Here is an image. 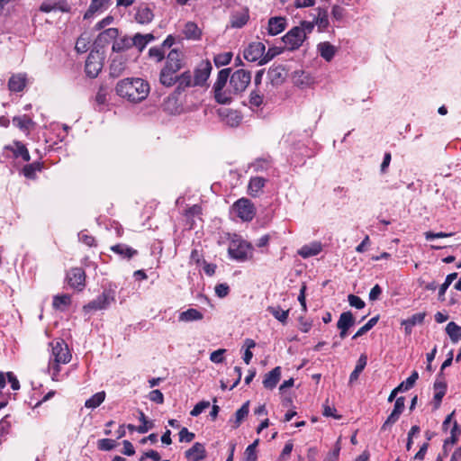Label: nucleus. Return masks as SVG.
I'll return each mask as SVG.
<instances>
[{
	"label": "nucleus",
	"mask_w": 461,
	"mask_h": 461,
	"mask_svg": "<svg viewBox=\"0 0 461 461\" xmlns=\"http://www.w3.org/2000/svg\"><path fill=\"white\" fill-rule=\"evenodd\" d=\"M281 378V367L276 366L265 375L263 385L265 388L274 389Z\"/></svg>",
	"instance_id": "nucleus-17"
},
{
	"label": "nucleus",
	"mask_w": 461,
	"mask_h": 461,
	"mask_svg": "<svg viewBox=\"0 0 461 461\" xmlns=\"http://www.w3.org/2000/svg\"><path fill=\"white\" fill-rule=\"evenodd\" d=\"M425 316V312H419L411 315L407 320H403L402 325L404 326L405 334L410 335L416 324H421L424 321Z\"/></svg>",
	"instance_id": "nucleus-23"
},
{
	"label": "nucleus",
	"mask_w": 461,
	"mask_h": 461,
	"mask_svg": "<svg viewBox=\"0 0 461 461\" xmlns=\"http://www.w3.org/2000/svg\"><path fill=\"white\" fill-rule=\"evenodd\" d=\"M154 18V14L152 10L145 5H141L137 8L136 14H135V20L140 24H148L151 23V21Z\"/></svg>",
	"instance_id": "nucleus-18"
},
{
	"label": "nucleus",
	"mask_w": 461,
	"mask_h": 461,
	"mask_svg": "<svg viewBox=\"0 0 461 461\" xmlns=\"http://www.w3.org/2000/svg\"><path fill=\"white\" fill-rule=\"evenodd\" d=\"M348 301L350 306L355 307L357 309H362L366 305L365 302L360 297L355 294H349L348 296Z\"/></svg>",
	"instance_id": "nucleus-60"
},
{
	"label": "nucleus",
	"mask_w": 461,
	"mask_h": 461,
	"mask_svg": "<svg viewBox=\"0 0 461 461\" xmlns=\"http://www.w3.org/2000/svg\"><path fill=\"white\" fill-rule=\"evenodd\" d=\"M210 406V402L208 401L199 402L194 409L191 411L190 414L194 417L200 415L205 409Z\"/></svg>",
	"instance_id": "nucleus-59"
},
{
	"label": "nucleus",
	"mask_w": 461,
	"mask_h": 461,
	"mask_svg": "<svg viewBox=\"0 0 461 461\" xmlns=\"http://www.w3.org/2000/svg\"><path fill=\"white\" fill-rule=\"evenodd\" d=\"M231 68H223L219 71L218 77L216 79V82L213 85V89L221 90V88H224L228 80L230 81V74Z\"/></svg>",
	"instance_id": "nucleus-40"
},
{
	"label": "nucleus",
	"mask_w": 461,
	"mask_h": 461,
	"mask_svg": "<svg viewBox=\"0 0 461 461\" xmlns=\"http://www.w3.org/2000/svg\"><path fill=\"white\" fill-rule=\"evenodd\" d=\"M97 447L100 450H112L115 447V441L111 438H102L98 440Z\"/></svg>",
	"instance_id": "nucleus-55"
},
{
	"label": "nucleus",
	"mask_w": 461,
	"mask_h": 461,
	"mask_svg": "<svg viewBox=\"0 0 461 461\" xmlns=\"http://www.w3.org/2000/svg\"><path fill=\"white\" fill-rule=\"evenodd\" d=\"M316 11L317 16L315 17L313 22L315 25L318 27V31L323 32L329 27L330 24L328 11L321 7L317 8Z\"/></svg>",
	"instance_id": "nucleus-27"
},
{
	"label": "nucleus",
	"mask_w": 461,
	"mask_h": 461,
	"mask_svg": "<svg viewBox=\"0 0 461 461\" xmlns=\"http://www.w3.org/2000/svg\"><path fill=\"white\" fill-rule=\"evenodd\" d=\"M233 210L245 221H251L256 214L254 204L247 198L239 199L233 204Z\"/></svg>",
	"instance_id": "nucleus-7"
},
{
	"label": "nucleus",
	"mask_w": 461,
	"mask_h": 461,
	"mask_svg": "<svg viewBox=\"0 0 461 461\" xmlns=\"http://www.w3.org/2000/svg\"><path fill=\"white\" fill-rule=\"evenodd\" d=\"M188 461H199L205 457V448L202 443L196 442L185 452Z\"/></svg>",
	"instance_id": "nucleus-22"
},
{
	"label": "nucleus",
	"mask_w": 461,
	"mask_h": 461,
	"mask_svg": "<svg viewBox=\"0 0 461 461\" xmlns=\"http://www.w3.org/2000/svg\"><path fill=\"white\" fill-rule=\"evenodd\" d=\"M183 33L186 39L196 41L200 39L202 32L196 23L188 22L185 25Z\"/></svg>",
	"instance_id": "nucleus-31"
},
{
	"label": "nucleus",
	"mask_w": 461,
	"mask_h": 461,
	"mask_svg": "<svg viewBox=\"0 0 461 461\" xmlns=\"http://www.w3.org/2000/svg\"><path fill=\"white\" fill-rule=\"evenodd\" d=\"M215 294L220 298L226 297L230 293V287L227 284H219L215 286Z\"/></svg>",
	"instance_id": "nucleus-62"
},
{
	"label": "nucleus",
	"mask_w": 461,
	"mask_h": 461,
	"mask_svg": "<svg viewBox=\"0 0 461 461\" xmlns=\"http://www.w3.org/2000/svg\"><path fill=\"white\" fill-rule=\"evenodd\" d=\"M203 314L201 312L194 308H189L188 310L182 312L179 314L178 320L179 321L189 322L194 321H200L203 319Z\"/></svg>",
	"instance_id": "nucleus-34"
},
{
	"label": "nucleus",
	"mask_w": 461,
	"mask_h": 461,
	"mask_svg": "<svg viewBox=\"0 0 461 461\" xmlns=\"http://www.w3.org/2000/svg\"><path fill=\"white\" fill-rule=\"evenodd\" d=\"M271 165L272 158L270 156H267L266 158H259L255 159V161L252 162L249 167L253 168L255 172H263L270 168Z\"/></svg>",
	"instance_id": "nucleus-37"
},
{
	"label": "nucleus",
	"mask_w": 461,
	"mask_h": 461,
	"mask_svg": "<svg viewBox=\"0 0 461 461\" xmlns=\"http://www.w3.org/2000/svg\"><path fill=\"white\" fill-rule=\"evenodd\" d=\"M221 122L227 127L235 128L240 124V117H220Z\"/></svg>",
	"instance_id": "nucleus-58"
},
{
	"label": "nucleus",
	"mask_w": 461,
	"mask_h": 461,
	"mask_svg": "<svg viewBox=\"0 0 461 461\" xmlns=\"http://www.w3.org/2000/svg\"><path fill=\"white\" fill-rule=\"evenodd\" d=\"M115 91L122 98L131 103L138 104L148 97L150 92V86L143 78L127 77L116 84Z\"/></svg>",
	"instance_id": "nucleus-1"
},
{
	"label": "nucleus",
	"mask_w": 461,
	"mask_h": 461,
	"mask_svg": "<svg viewBox=\"0 0 461 461\" xmlns=\"http://www.w3.org/2000/svg\"><path fill=\"white\" fill-rule=\"evenodd\" d=\"M86 274L80 267H74L67 274L68 284L76 289L81 291L85 287Z\"/></svg>",
	"instance_id": "nucleus-12"
},
{
	"label": "nucleus",
	"mask_w": 461,
	"mask_h": 461,
	"mask_svg": "<svg viewBox=\"0 0 461 461\" xmlns=\"http://www.w3.org/2000/svg\"><path fill=\"white\" fill-rule=\"evenodd\" d=\"M26 74L18 73L13 75L8 81V88L11 92H22L26 86Z\"/></svg>",
	"instance_id": "nucleus-16"
},
{
	"label": "nucleus",
	"mask_w": 461,
	"mask_h": 461,
	"mask_svg": "<svg viewBox=\"0 0 461 461\" xmlns=\"http://www.w3.org/2000/svg\"><path fill=\"white\" fill-rule=\"evenodd\" d=\"M105 399L104 392H99L94 394L91 398L86 401L85 406L86 408L95 409L98 407Z\"/></svg>",
	"instance_id": "nucleus-43"
},
{
	"label": "nucleus",
	"mask_w": 461,
	"mask_h": 461,
	"mask_svg": "<svg viewBox=\"0 0 461 461\" xmlns=\"http://www.w3.org/2000/svg\"><path fill=\"white\" fill-rule=\"evenodd\" d=\"M285 46L289 50L299 49L305 41L302 28H292L283 38Z\"/></svg>",
	"instance_id": "nucleus-8"
},
{
	"label": "nucleus",
	"mask_w": 461,
	"mask_h": 461,
	"mask_svg": "<svg viewBox=\"0 0 461 461\" xmlns=\"http://www.w3.org/2000/svg\"><path fill=\"white\" fill-rule=\"evenodd\" d=\"M211 71L212 65L210 62L201 63L194 70V86H203L209 78Z\"/></svg>",
	"instance_id": "nucleus-14"
},
{
	"label": "nucleus",
	"mask_w": 461,
	"mask_h": 461,
	"mask_svg": "<svg viewBox=\"0 0 461 461\" xmlns=\"http://www.w3.org/2000/svg\"><path fill=\"white\" fill-rule=\"evenodd\" d=\"M110 0H92L87 11L84 14L85 19H89L99 11L106 8Z\"/></svg>",
	"instance_id": "nucleus-29"
},
{
	"label": "nucleus",
	"mask_w": 461,
	"mask_h": 461,
	"mask_svg": "<svg viewBox=\"0 0 461 461\" xmlns=\"http://www.w3.org/2000/svg\"><path fill=\"white\" fill-rule=\"evenodd\" d=\"M267 77L273 86L281 85L285 79V68L281 66L270 68L267 71Z\"/></svg>",
	"instance_id": "nucleus-19"
},
{
	"label": "nucleus",
	"mask_w": 461,
	"mask_h": 461,
	"mask_svg": "<svg viewBox=\"0 0 461 461\" xmlns=\"http://www.w3.org/2000/svg\"><path fill=\"white\" fill-rule=\"evenodd\" d=\"M4 150L10 151L12 153V156H9L7 154L5 155L4 153V155L6 158H21L24 162H28L31 159V156H30L28 149L23 142H21L19 140H14L13 142V144L5 146Z\"/></svg>",
	"instance_id": "nucleus-10"
},
{
	"label": "nucleus",
	"mask_w": 461,
	"mask_h": 461,
	"mask_svg": "<svg viewBox=\"0 0 461 461\" xmlns=\"http://www.w3.org/2000/svg\"><path fill=\"white\" fill-rule=\"evenodd\" d=\"M379 316L376 315L373 318H371L364 326H362L353 336V339H356L361 336H363L365 333L369 331L378 321Z\"/></svg>",
	"instance_id": "nucleus-47"
},
{
	"label": "nucleus",
	"mask_w": 461,
	"mask_h": 461,
	"mask_svg": "<svg viewBox=\"0 0 461 461\" xmlns=\"http://www.w3.org/2000/svg\"><path fill=\"white\" fill-rule=\"evenodd\" d=\"M266 182L267 180L261 176L251 177L248 185L249 194L253 197L258 196Z\"/></svg>",
	"instance_id": "nucleus-25"
},
{
	"label": "nucleus",
	"mask_w": 461,
	"mask_h": 461,
	"mask_svg": "<svg viewBox=\"0 0 461 461\" xmlns=\"http://www.w3.org/2000/svg\"><path fill=\"white\" fill-rule=\"evenodd\" d=\"M457 273H451L447 276L445 282L441 285L438 291V299L440 301H444V295L447 291V289L449 287V285L452 284V282L456 279Z\"/></svg>",
	"instance_id": "nucleus-48"
},
{
	"label": "nucleus",
	"mask_w": 461,
	"mask_h": 461,
	"mask_svg": "<svg viewBox=\"0 0 461 461\" xmlns=\"http://www.w3.org/2000/svg\"><path fill=\"white\" fill-rule=\"evenodd\" d=\"M126 58L122 55L113 58L110 65L111 76L114 77L121 76L126 68Z\"/></svg>",
	"instance_id": "nucleus-21"
},
{
	"label": "nucleus",
	"mask_w": 461,
	"mask_h": 461,
	"mask_svg": "<svg viewBox=\"0 0 461 461\" xmlns=\"http://www.w3.org/2000/svg\"><path fill=\"white\" fill-rule=\"evenodd\" d=\"M231 59H232L231 52L220 53L214 57L215 66L220 68V67L228 65L231 61Z\"/></svg>",
	"instance_id": "nucleus-50"
},
{
	"label": "nucleus",
	"mask_w": 461,
	"mask_h": 461,
	"mask_svg": "<svg viewBox=\"0 0 461 461\" xmlns=\"http://www.w3.org/2000/svg\"><path fill=\"white\" fill-rule=\"evenodd\" d=\"M419 378V374L417 371H413L411 375L403 382H402L399 385H402V392L408 391L412 388Z\"/></svg>",
	"instance_id": "nucleus-53"
},
{
	"label": "nucleus",
	"mask_w": 461,
	"mask_h": 461,
	"mask_svg": "<svg viewBox=\"0 0 461 461\" xmlns=\"http://www.w3.org/2000/svg\"><path fill=\"white\" fill-rule=\"evenodd\" d=\"M131 48H132V39L126 35L119 39L116 38L112 46L113 51L117 53L126 51Z\"/></svg>",
	"instance_id": "nucleus-26"
},
{
	"label": "nucleus",
	"mask_w": 461,
	"mask_h": 461,
	"mask_svg": "<svg viewBox=\"0 0 461 461\" xmlns=\"http://www.w3.org/2000/svg\"><path fill=\"white\" fill-rule=\"evenodd\" d=\"M149 57L156 62L162 61L166 58L165 50H163V47H160V46L151 47L149 50Z\"/></svg>",
	"instance_id": "nucleus-49"
},
{
	"label": "nucleus",
	"mask_w": 461,
	"mask_h": 461,
	"mask_svg": "<svg viewBox=\"0 0 461 461\" xmlns=\"http://www.w3.org/2000/svg\"><path fill=\"white\" fill-rule=\"evenodd\" d=\"M286 26V21L283 17H272L268 21L267 31L270 35H277L282 32Z\"/></svg>",
	"instance_id": "nucleus-24"
},
{
	"label": "nucleus",
	"mask_w": 461,
	"mask_h": 461,
	"mask_svg": "<svg viewBox=\"0 0 461 461\" xmlns=\"http://www.w3.org/2000/svg\"><path fill=\"white\" fill-rule=\"evenodd\" d=\"M165 59V65L159 73V82L169 87L176 83V73L185 65V54L177 49H173Z\"/></svg>",
	"instance_id": "nucleus-2"
},
{
	"label": "nucleus",
	"mask_w": 461,
	"mask_h": 461,
	"mask_svg": "<svg viewBox=\"0 0 461 461\" xmlns=\"http://www.w3.org/2000/svg\"><path fill=\"white\" fill-rule=\"evenodd\" d=\"M266 50L265 44L259 41L250 43L244 50V59L249 62L258 61L260 65V59L264 58V52Z\"/></svg>",
	"instance_id": "nucleus-11"
},
{
	"label": "nucleus",
	"mask_w": 461,
	"mask_h": 461,
	"mask_svg": "<svg viewBox=\"0 0 461 461\" xmlns=\"http://www.w3.org/2000/svg\"><path fill=\"white\" fill-rule=\"evenodd\" d=\"M104 66V53L99 50H92L85 64V71L91 77H96Z\"/></svg>",
	"instance_id": "nucleus-6"
},
{
	"label": "nucleus",
	"mask_w": 461,
	"mask_h": 461,
	"mask_svg": "<svg viewBox=\"0 0 461 461\" xmlns=\"http://www.w3.org/2000/svg\"><path fill=\"white\" fill-rule=\"evenodd\" d=\"M249 402H246L235 413V421L233 428L237 429L242 420L248 416L249 414Z\"/></svg>",
	"instance_id": "nucleus-42"
},
{
	"label": "nucleus",
	"mask_w": 461,
	"mask_h": 461,
	"mask_svg": "<svg viewBox=\"0 0 461 461\" xmlns=\"http://www.w3.org/2000/svg\"><path fill=\"white\" fill-rule=\"evenodd\" d=\"M252 246L240 238L235 237L230 241L228 253L238 261H245L252 257Z\"/></svg>",
	"instance_id": "nucleus-4"
},
{
	"label": "nucleus",
	"mask_w": 461,
	"mask_h": 461,
	"mask_svg": "<svg viewBox=\"0 0 461 461\" xmlns=\"http://www.w3.org/2000/svg\"><path fill=\"white\" fill-rule=\"evenodd\" d=\"M140 421L142 424L137 428V431L139 433H141V434L146 433V432H148L149 429H150L153 427V422L149 421L147 420V417L145 416V414L142 411L140 412Z\"/></svg>",
	"instance_id": "nucleus-52"
},
{
	"label": "nucleus",
	"mask_w": 461,
	"mask_h": 461,
	"mask_svg": "<svg viewBox=\"0 0 461 461\" xmlns=\"http://www.w3.org/2000/svg\"><path fill=\"white\" fill-rule=\"evenodd\" d=\"M194 438V434L186 428H182L179 431V440L181 442H191Z\"/></svg>",
	"instance_id": "nucleus-63"
},
{
	"label": "nucleus",
	"mask_w": 461,
	"mask_h": 461,
	"mask_svg": "<svg viewBox=\"0 0 461 461\" xmlns=\"http://www.w3.org/2000/svg\"><path fill=\"white\" fill-rule=\"evenodd\" d=\"M321 251V245L320 243L315 242L310 245L303 246L299 249L298 254L303 258H307L318 255Z\"/></svg>",
	"instance_id": "nucleus-32"
},
{
	"label": "nucleus",
	"mask_w": 461,
	"mask_h": 461,
	"mask_svg": "<svg viewBox=\"0 0 461 461\" xmlns=\"http://www.w3.org/2000/svg\"><path fill=\"white\" fill-rule=\"evenodd\" d=\"M355 324V318L351 312H344L340 314L337 322L339 330V337L343 339L347 337L348 330Z\"/></svg>",
	"instance_id": "nucleus-13"
},
{
	"label": "nucleus",
	"mask_w": 461,
	"mask_h": 461,
	"mask_svg": "<svg viewBox=\"0 0 461 461\" xmlns=\"http://www.w3.org/2000/svg\"><path fill=\"white\" fill-rule=\"evenodd\" d=\"M111 250L124 259H131L138 255V250L123 243L112 246Z\"/></svg>",
	"instance_id": "nucleus-20"
},
{
	"label": "nucleus",
	"mask_w": 461,
	"mask_h": 461,
	"mask_svg": "<svg viewBox=\"0 0 461 461\" xmlns=\"http://www.w3.org/2000/svg\"><path fill=\"white\" fill-rule=\"evenodd\" d=\"M400 416L401 414L399 412L393 411L383 424L381 429L385 430L389 426L394 424L399 420Z\"/></svg>",
	"instance_id": "nucleus-61"
},
{
	"label": "nucleus",
	"mask_w": 461,
	"mask_h": 461,
	"mask_svg": "<svg viewBox=\"0 0 461 461\" xmlns=\"http://www.w3.org/2000/svg\"><path fill=\"white\" fill-rule=\"evenodd\" d=\"M53 363H50V369L53 370L52 379L58 380L57 375L59 373V364H68L71 360V354L68 345L63 341L52 342Z\"/></svg>",
	"instance_id": "nucleus-3"
},
{
	"label": "nucleus",
	"mask_w": 461,
	"mask_h": 461,
	"mask_svg": "<svg viewBox=\"0 0 461 461\" xmlns=\"http://www.w3.org/2000/svg\"><path fill=\"white\" fill-rule=\"evenodd\" d=\"M282 52L281 48H269L267 52H264V58L260 59V65L266 64L268 61H270L272 59H274L276 56L280 54Z\"/></svg>",
	"instance_id": "nucleus-54"
},
{
	"label": "nucleus",
	"mask_w": 461,
	"mask_h": 461,
	"mask_svg": "<svg viewBox=\"0 0 461 461\" xmlns=\"http://www.w3.org/2000/svg\"><path fill=\"white\" fill-rule=\"evenodd\" d=\"M249 20V15L247 13H238L232 15L231 17V26L234 28H241L244 26Z\"/></svg>",
	"instance_id": "nucleus-46"
},
{
	"label": "nucleus",
	"mask_w": 461,
	"mask_h": 461,
	"mask_svg": "<svg viewBox=\"0 0 461 461\" xmlns=\"http://www.w3.org/2000/svg\"><path fill=\"white\" fill-rule=\"evenodd\" d=\"M149 398L151 402H154L158 404H162L164 402V395L158 389L151 391L149 394Z\"/></svg>",
	"instance_id": "nucleus-64"
},
{
	"label": "nucleus",
	"mask_w": 461,
	"mask_h": 461,
	"mask_svg": "<svg viewBox=\"0 0 461 461\" xmlns=\"http://www.w3.org/2000/svg\"><path fill=\"white\" fill-rule=\"evenodd\" d=\"M118 35L119 31L117 28H109L107 30H104V32L99 33L95 41V50H98L99 48H104L111 41H114Z\"/></svg>",
	"instance_id": "nucleus-15"
},
{
	"label": "nucleus",
	"mask_w": 461,
	"mask_h": 461,
	"mask_svg": "<svg viewBox=\"0 0 461 461\" xmlns=\"http://www.w3.org/2000/svg\"><path fill=\"white\" fill-rule=\"evenodd\" d=\"M214 92V98L217 103L221 104H228L231 102L232 96L231 94V88L228 86L227 89L221 88V90L213 89Z\"/></svg>",
	"instance_id": "nucleus-36"
},
{
	"label": "nucleus",
	"mask_w": 461,
	"mask_h": 461,
	"mask_svg": "<svg viewBox=\"0 0 461 461\" xmlns=\"http://www.w3.org/2000/svg\"><path fill=\"white\" fill-rule=\"evenodd\" d=\"M267 312L281 323L285 324L289 315V310L284 311L279 306H268Z\"/></svg>",
	"instance_id": "nucleus-41"
},
{
	"label": "nucleus",
	"mask_w": 461,
	"mask_h": 461,
	"mask_svg": "<svg viewBox=\"0 0 461 461\" xmlns=\"http://www.w3.org/2000/svg\"><path fill=\"white\" fill-rule=\"evenodd\" d=\"M446 332L453 343H456L461 339V326H458L454 321L447 323Z\"/></svg>",
	"instance_id": "nucleus-38"
},
{
	"label": "nucleus",
	"mask_w": 461,
	"mask_h": 461,
	"mask_svg": "<svg viewBox=\"0 0 461 461\" xmlns=\"http://www.w3.org/2000/svg\"><path fill=\"white\" fill-rule=\"evenodd\" d=\"M434 390H435V394H434L435 408H438L441 403L442 398L444 397V395L446 394V392H447L446 382L444 380L437 379L436 382L434 383Z\"/></svg>",
	"instance_id": "nucleus-30"
},
{
	"label": "nucleus",
	"mask_w": 461,
	"mask_h": 461,
	"mask_svg": "<svg viewBox=\"0 0 461 461\" xmlns=\"http://www.w3.org/2000/svg\"><path fill=\"white\" fill-rule=\"evenodd\" d=\"M263 95H259L257 91H252L249 95V104L251 107L258 108L263 104Z\"/></svg>",
	"instance_id": "nucleus-56"
},
{
	"label": "nucleus",
	"mask_w": 461,
	"mask_h": 461,
	"mask_svg": "<svg viewBox=\"0 0 461 461\" xmlns=\"http://www.w3.org/2000/svg\"><path fill=\"white\" fill-rule=\"evenodd\" d=\"M251 81V74L244 69H238L232 73L229 81V87L234 95H238L246 90Z\"/></svg>",
	"instance_id": "nucleus-5"
},
{
	"label": "nucleus",
	"mask_w": 461,
	"mask_h": 461,
	"mask_svg": "<svg viewBox=\"0 0 461 461\" xmlns=\"http://www.w3.org/2000/svg\"><path fill=\"white\" fill-rule=\"evenodd\" d=\"M132 47L138 49L139 52H142L147 46V41L141 33H135L132 37Z\"/></svg>",
	"instance_id": "nucleus-51"
},
{
	"label": "nucleus",
	"mask_w": 461,
	"mask_h": 461,
	"mask_svg": "<svg viewBox=\"0 0 461 461\" xmlns=\"http://www.w3.org/2000/svg\"><path fill=\"white\" fill-rule=\"evenodd\" d=\"M13 124L23 131H29L32 125L31 117H13Z\"/></svg>",
	"instance_id": "nucleus-45"
},
{
	"label": "nucleus",
	"mask_w": 461,
	"mask_h": 461,
	"mask_svg": "<svg viewBox=\"0 0 461 461\" xmlns=\"http://www.w3.org/2000/svg\"><path fill=\"white\" fill-rule=\"evenodd\" d=\"M317 49L321 57L326 61H330L336 53V48L328 41L319 43Z\"/></svg>",
	"instance_id": "nucleus-28"
},
{
	"label": "nucleus",
	"mask_w": 461,
	"mask_h": 461,
	"mask_svg": "<svg viewBox=\"0 0 461 461\" xmlns=\"http://www.w3.org/2000/svg\"><path fill=\"white\" fill-rule=\"evenodd\" d=\"M366 363H367V357L365 354H362L357 362L355 369L350 374L349 384H353L354 382H356L358 379L359 375L365 369Z\"/></svg>",
	"instance_id": "nucleus-35"
},
{
	"label": "nucleus",
	"mask_w": 461,
	"mask_h": 461,
	"mask_svg": "<svg viewBox=\"0 0 461 461\" xmlns=\"http://www.w3.org/2000/svg\"><path fill=\"white\" fill-rule=\"evenodd\" d=\"M450 434H451L450 438H447L448 443H450L451 445H454L457 442L458 437L461 434V429L456 421L454 422L453 427L450 431Z\"/></svg>",
	"instance_id": "nucleus-57"
},
{
	"label": "nucleus",
	"mask_w": 461,
	"mask_h": 461,
	"mask_svg": "<svg viewBox=\"0 0 461 461\" xmlns=\"http://www.w3.org/2000/svg\"><path fill=\"white\" fill-rule=\"evenodd\" d=\"M71 303V297L68 294L55 295L52 306L56 310L64 311Z\"/></svg>",
	"instance_id": "nucleus-39"
},
{
	"label": "nucleus",
	"mask_w": 461,
	"mask_h": 461,
	"mask_svg": "<svg viewBox=\"0 0 461 461\" xmlns=\"http://www.w3.org/2000/svg\"><path fill=\"white\" fill-rule=\"evenodd\" d=\"M176 83H178L179 88H185L194 86L191 72L185 71L179 76L176 75Z\"/></svg>",
	"instance_id": "nucleus-44"
},
{
	"label": "nucleus",
	"mask_w": 461,
	"mask_h": 461,
	"mask_svg": "<svg viewBox=\"0 0 461 461\" xmlns=\"http://www.w3.org/2000/svg\"><path fill=\"white\" fill-rule=\"evenodd\" d=\"M43 166L39 161L27 164L23 167L22 173L28 179H35L37 172L41 171Z\"/></svg>",
	"instance_id": "nucleus-33"
},
{
	"label": "nucleus",
	"mask_w": 461,
	"mask_h": 461,
	"mask_svg": "<svg viewBox=\"0 0 461 461\" xmlns=\"http://www.w3.org/2000/svg\"><path fill=\"white\" fill-rule=\"evenodd\" d=\"M114 301V297L111 292L104 291L96 299L91 301L83 307V311L88 313L91 311L103 310L108 307V305Z\"/></svg>",
	"instance_id": "nucleus-9"
}]
</instances>
